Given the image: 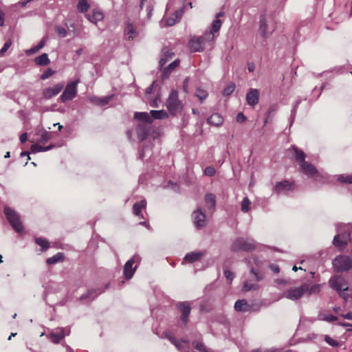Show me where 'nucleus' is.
Segmentation results:
<instances>
[{
    "label": "nucleus",
    "mask_w": 352,
    "mask_h": 352,
    "mask_svg": "<svg viewBox=\"0 0 352 352\" xmlns=\"http://www.w3.org/2000/svg\"><path fill=\"white\" fill-rule=\"evenodd\" d=\"M54 146H55L54 144H50V146H43L39 145L38 144H34L31 146V151L33 153L45 152L52 149Z\"/></svg>",
    "instance_id": "31"
},
{
    "label": "nucleus",
    "mask_w": 352,
    "mask_h": 352,
    "mask_svg": "<svg viewBox=\"0 0 352 352\" xmlns=\"http://www.w3.org/2000/svg\"><path fill=\"white\" fill-rule=\"evenodd\" d=\"M204 174L209 177L213 176L215 174V170L212 166H208L204 170Z\"/></svg>",
    "instance_id": "56"
},
{
    "label": "nucleus",
    "mask_w": 352,
    "mask_h": 352,
    "mask_svg": "<svg viewBox=\"0 0 352 352\" xmlns=\"http://www.w3.org/2000/svg\"><path fill=\"white\" fill-rule=\"evenodd\" d=\"M166 106L169 113L175 116L179 113L183 108L182 102L178 99V93L175 90H172L166 100Z\"/></svg>",
    "instance_id": "5"
},
{
    "label": "nucleus",
    "mask_w": 352,
    "mask_h": 352,
    "mask_svg": "<svg viewBox=\"0 0 352 352\" xmlns=\"http://www.w3.org/2000/svg\"><path fill=\"white\" fill-rule=\"evenodd\" d=\"M12 45V41L10 40H8L7 41L3 47L0 50V56H1L4 52H6L8 48L10 47V45Z\"/></svg>",
    "instance_id": "57"
},
{
    "label": "nucleus",
    "mask_w": 352,
    "mask_h": 352,
    "mask_svg": "<svg viewBox=\"0 0 352 352\" xmlns=\"http://www.w3.org/2000/svg\"><path fill=\"white\" fill-rule=\"evenodd\" d=\"M104 291L98 292L97 290L89 289L86 293L83 294L80 298V300L89 299L90 300H94L98 294L102 293Z\"/></svg>",
    "instance_id": "30"
},
{
    "label": "nucleus",
    "mask_w": 352,
    "mask_h": 352,
    "mask_svg": "<svg viewBox=\"0 0 352 352\" xmlns=\"http://www.w3.org/2000/svg\"><path fill=\"white\" fill-rule=\"evenodd\" d=\"M85 16L91 23L97 24L98 21H100L104 19V14L102 11L98 9H94L91 14H87Z\"/></svg>",
    "instance_id": "21"
},
{
    "label": "nucleus",
    "mask_w": 352,
    "mask_h": 352,
    "mask_svg": "<svg viewBox=\"0 0 352 352\" xmlns=\"http://www.w3.org/2000/svg\"><path fill=\"white\" fill-rule=\"evenodd\" d=\"M146 206V200L143 199L140 202L135 203L133 206V212L135 216L144 218L141 211L144 209Z\"/></svg>",
    "instance_id": "27"
},
{
    "label": "nucleus",
    "mask_w": 352,
    "mask_h": 352,
    "mask_svg": "<svg viewBox=\"0 0 352 352\" xmlns=\"http://www.w3.org/2000/svg\"><path fill=\"white\" fill-rule=\"evenodd\" d=\"M35 242L37 245L41 247L42 251L47 250L50 247V243L45 239L41 237L36 238Z\"/></svg>",
    "instance_id": "41"
},
{
    "label": "nucleus",
    "mask_w": 352,
    "mask_h": 352,
    "mask_svg": "<svg viewBox=\"0 0 352 352\" xmlns=\"http://www.w3.org/2000/svg\"><path fill=\"white\" fill-rule=\"evenodd\" d=\"M293 150L295 153V155H294L295 160L297 162H299L300 164L301 163H302L303 162H305V155L302 151L299 150L297 147H296L294 146H293Z\"/></svg>",
    "instance_id": "37"
},
{
    "label": "nucleus",
    "mask_w": 352,
    "mask_h": 352,
    "mask_svg": "<svg viewBox=\"0 0 352 352\" xmlns=\"http://www.w3.org/2000/svg\"><path fill=\"white\" fill-rule=\"evenodd\" d=\"M351 226L347 225H339L338 226V234L333 238V245L338 248H343L347 244L349 239Z\"/></svg>",
    "instance_id": "4"
},
{
    "label": "nucleus",
    "mask_w": 352,
    "mask_h": 352,
    "mask_svg": "<svg viewBox=\"0 0 352 352\" xmlns=\"http://www.w3.org/2000/svg\"><path fill=\"white\" fill-rule=\"evenodd\" d=\"M250 275L252 278V279L256 282H258L263 278V275L260 274L257 270H256L254 267L251 268L250 271Z\"/></svg>",
    "instance_id": "42"
},
{
    "label": "nucleus",
    "mask_w": 352,
    "mask_h": 352,
    "mask_svg": "<svg viewBox=\"0 0 352 352\" xmlns=\"http://www.w3.org/2000/svg\"><path fill=\"white\" fill-rule=\"evenodd\" d=\"M34 62L38 65L45 66L47 65L50 61L48 58L47 54L43 53L41 56L36 57L34 59Z\"/></svg>",
    "instance_id": "33"
},
{
    "label": "nucleus",
    "mask_w": 352,
    "mask_h": 352,
    "mask_svg": "<svg viewBox=\"0 0 352 352\" xmlns=\"http://www.w3.org/2000/svg\"><path fill=\"white\" fill-rule=\"evenodd\" d=\"M196 96L199 98L201 102H203L208 96V93L206 90L198 89L196 91Z\"/></svg>",
    "instance_id": "48"
},
{
    "label": "nucleus",
    "mask_w": 352,
    "mask_h": 352,
    "mask_svg": "<svg viewBox=\"0 0 352 352\" xmlns=\"http://www.w3.org/2000/svg\"><path fill=\"white\" fill-rule=\"evenodd\" d=\"M250 200L247 197H244L241 202V211L243 212H248L250 210Z\"/></svg>",
    "instance_id": "43"
},
{
    "label": "nucleus",
    "mask_w": 352,
    "mask_h": 352,
    "mask_svg": "<svg viewBox=\"0 0 352 352\" xmlns=\"http://www.w3.org/2000/svg\"><path fill=\"white\" fill-rule=\"evenodd\" d=\"M333 266L337 272H342L352 268V260L347 256H338L333 261Z\"/></svg>",
    "instance_id": "8"
},
{
    "label": "nucleus",
    "mask_w": 352,
    "mask_h": 352,
    "mask_svg": "<svg viewBox=\"0 0 352 352\" xmlns=\"http://www.w3.org/2000/svg\"><path fill=\"white\" fill-rule=\"evenodd\" d=\"M252 263L254 265H256L258 267H261L263 265V262L261 261L258 258H257L255 256H253L252 257Z\"/></svg>",
    "instance_id": "58"
},
{
    "label": "nucleus",
    "mask_w": 352,
    "mask_h": 352,
    "mask_svg": "<svg viewBox=\"0 0 352 352\" xmlns=\"http://www.w3.org/2000/svg\"><path fill=\"white\" fill-rule=\"evenodd\" d=\"M294 189V185L292 182H289L287 180L276 182L274 188L273 192L276 195H286L289 192L292 191Z\"/></svg>",
    "instance_id": "11"
},
{
    "label": "nucleus",
    "mask_w": 352,
    "mask_h": 352,
    "mask_svg": "<svg viewBox=\"0 0 352 352\" xmlns=\"http://www.w3.org/2000/svg\"><path fill=\"white\" fill-rule=\"evenodd\" d=\"M207 122L211 125L219 127L223 124V118L219 113H213L207 119Z\"/></svg>",
    "instance_id": "25"
},
{
    "label": "nucleus",
    "mask_w": 352,
    "mask_h": 352,
    "mask_svg": "<svg viewBox=\"0 0 352 352\" xmlns=\"http://www.w3.org/2000/svg\"><path fill=\"white\" fill-rule=\"evenodd\" d=\"M235 89V85L233 82L229 83L223 91V96H230Z\"/></svg>",
    "instance_id": "45"
},
{
    "label": "nucleus",
    "mask_w": 352,
    "mask_h": 352,
    "mask_svg": "<svg viewBox=\"0 0 352 352\" xmlns=\"http://www.w3.org/2000/svg\"><path fill=\"white\" fill-rule=\"evenodd\" d=\"M151 118L153 119H165L168 117V113L164 110H151L150 111Z\"/></svg>",
    "instance_id": "34"
},
{
    "label": "nucleus",
    "mask_w": 352,
    "mask_h": 352,
    "mask_svg": "<svg viewBox=\"0 0 352 352\" xmlns=\"http://www.w3.org/2000/svg\"><path fill=\"white\" fill-rule=\"evenodd\" d=\"M19 139L22 143L25 142L28 140V134L26 133L21 134Z\"/></svg>",
    "instance_id": "62"
},
{
    "label": "nucleus",
    "mask_w": 352,
    "mask_h": 352,
    "mask_svg": "<svg viewBox=\"0 0 352 352\" xmlns=\"http://www.w3.org/2000/svg\"><path fill=\"white\" fill-rule=\"evenodd\" d=\"M324 340L326 341L327 343H328L331 346H338V342L335 340H333V338H331L329 336H325Z\"/></svg>",
    "instance_id": "55"
},
{
    "label": "nucleus",
    "mask_w": 352,
    "mask_h": 352,
    "mask_svg": "<svg viewBox=\"0 0 352 352\" xmlns=\"http://www.w3.org/2000/svg\"><path fill=\"white\" fill-rule=\"evenodd\" d=\"M221 26V21L219 19H216L213 22L212 25V30L211 31L212 32V34L214 35V33L217 32L220 28Z\"/></svg>",
    "instance_id": "46"
},
{
    "label": "nucleus",
    "mask_w": 352,
    "mask_h": 352,
    "mask_svg": "<svg viewBox=\"0 0 352 352\" xmlns=\"http://www.w3.org/2000/svg\"><path fill=\"white\" fill-rule=\"evenodd\" d=\"M150 151H151L150 146H146L144 147L140 155V158H141L142 160H144L147 156H151Z\"/></svg>",
    "instance_id": "53"
},
{
    "label": "nucleus",
    "mask_w": 352,
    "mask_h": 352,
    "mask_svg": "<svg viewBox=\"0 0 352 352\" xmlns=\"http://www.w3.org/2000/svg\"><path fill=\"white\" fill-rule=\"evenodd\" d=\"M45 44V40L42 39L38 45L31 47L30 49L26 50V54L30 55L37 52L39 50L43 48Z\"/></svg>",
    "instance_id": "40"
},
{
    "label": "nucleus",
    "mask_w": 352,
    "mask_h": 352,
    "mask_svg": "<svg viewBox=\"0 0 352 352\" xmlns=\"http://www.w3.org/2000/svg\"><path fill=\"white\" fill-rule=\"evenodd\" d=\"M329 285L332 289L336 290L338 293L341 291H347L348 286L344 280L337 276H334L329 280Z\"/></svg>",
    "instance_id": "18"
},
{
    "label": "nucleus",
    "mask_w": 352,
    "mask_h": 352,
    "mask_svg": "<svg viewBox=\"0 0 352 352\" xmlns=\"http://www.w3.org/2000/svg\"><path fill=\"white\" fill-rule=\"evenodd\" d=\"M193 346L199 352H209L202 342L199 341L193 342Z\"/></svg>",
    "instance_id": "47"
},
{
    "label": "nucleus",
    "mask_w": 352,
    "mask_h": 352,
    "mask_svg": "<svg viewBox=\"0 0 352 352\" xmlns=\"http://www.w3.org/2000/svg\"><path fill=\"white\" fill-rule=\"evenodd\" d=\"M206 206L209 210H214L216 206V197L212 193H207L205 195Z\"/></svg>",
    "instance_id": "28"
},
{
    "label": "nucleus",
    "mask_w": 352,
    "mask_h": 352,
    "mask_svg": "<svg viewBox=\"0 0 352 352\" xmlns=\"http://www.w3.org/2000/svg\"><path fill=\"white\" fill-rule=\"evenodd\" d=\"M70 333V329L66 328H58L56 331H52L47 335V337L54 344H58L60 341Z\"/></svg>",
    "instance_id": "13"
},
{
    "label": "nucleus",
    "mask_w": 352,
    "mask_h": 352,
    "mask_svg": "<svg viewBox=\"0 0 352 352\" xmlns=\"http://www.w3.org/2000/svg\"><path fill=\"white\" fill-rule=\"evenodd\" d=\"M259 99V91L256 89H251L246 94L247 103L250 106L256 105Z\"/></svg>",
    "instance_id": "19"
},
{
    "label": "nucleus",
    "mask_w": 352,
    "mask_h": 352,
    "mask_svg": "<svg viewBox=\"0 0 352 352\" xmlns=\"http://www.w3.org/2000/svg\"><path fill=\"white\" fill-rule=\"evenodd\" d=\"M234 309L237 311L246 312L251 310V306L245 299L238 300L234 303Z\"/></svg>",
    "instance_id": "24"
},
{
    "label": "nucleus",
    "mask_w": 352,
    "mask_h": 352,
    "mask_svg": "<svg viewBox=\"0 0 352 352\" xmlns=\"http://www.w3.org/2000/svg\"><path fill=\"white\" fill-rule=\"evenodd\" d=\"M214 38L212 32L206 31L202 36L192 38L188 43V47L192 52H201L204 49L205 41H212Z\"/></svg>",
    "instance_id": "2"
},
{
    "label": "nucleus",
    "mask_w": 352,
    "mask_h": 352,
    "mask_svg": "<svg viewBox=\"0 0 352 352\" xmlns=\"http://www.w3.org/2000/svg\"><path fill=\"white\" fill-rule=\"evenodd\" d=\"M63 87L64 84L60 82L52 87L45 88L43 91V96L45 99H50L58 95L61 91Z\"/></svg>",
    "instance_id": "16"
},
{
    "label": "nucleus",
    "mask_w": 352,
    "mask_h": 352,
    "mask_svg": "<svg viewBox=\"0 0 352 352\" xmlns=\"http://www.w3.org/2000/svg\"><path fill=\"white\" fill-rule=\"evenodd\" d=\"M134 118L142 122L137 127V135L140 141L144 140L150 131L152 118L146 112H136Z\"/></svg>",
    "instance_id": "1"
},
{
    "label": "nucleus",
    "mask_w": 352,
    "mask_h": 352,
    "mask_svg": "<svg viewBox=\"0 0 352 352\" xmlns=\"http://www.w3.org/2000/svg\"><path fill=\"white\" fill-rule=\"evenodd\" d=\"M318 319L328 322H333L334 321H336L338 320V318L331 314H327L320 312L318 315Z\"/></svg>",
    "instance_id": "38"
},
{
    "label": "nucleus",
    "mask_w": 352,
    "mask_h": 352,
    "mask_svg": "<svg viewBox=\"0 0 352 352\" xmlns=\"http://www.w3.org/2000/svg\"><path fill=\"white\" fill-rule=\"evenodd\" d=\"M338 180L342 183L351 184L352 183V175H341L338 176Z\"/></svg>",
    "instance_id": "49"
},
{
    "label": "nucleus",
    "mask_w": 352,
    "mask_h": 352,
    "mask_svg": "<svg viewBox=\"0 0 352 352\" xmlns=\"http://www.w3.org/2000/svg\"><path fill=\"white\" fill-rule=\"evenodd\" d=\"M64 254L63 252H58L55 255L52 257H50L47 259V263L48 265H54L58 262H62L64 261Z\"/></svg>",
    "instance_id": "32"
},
{
    "label": "nucleus",
    "mask_w": 352,
    "mask_h": 352,
    "mask_svg": "<svg viewBox=\"0 0 352 352\" xmlns=\"http://www.w3.org/2000/svg\"><path fill=\"white\" fill-rule=\"evenodd\" d=\"M179 64V60L175 59L174 61H173L171 63H170L167 67H164L162 71V80H165L168 78L171 72L177 67H178Z\"/></svg>",
    "instance_id": "22"
},
{
    "label": "nucleus",
    "mask_w": 352,
    "mask_h": 352,
    "mask_svg": "<svg viewBox=\"0 0 352 352\" xmlns=\"http://www.w3.org/2000/svg\"><path fill=\"white\" fill-rule=\"evenodd\" d=\"M52 138V135L50 131H43L41 134V138L38 140V142L40 144H45Z\"/></svg>",
    "instance_id": "39"
},
{
    "label": "nucleus",
    "mask_w": 352,
    "mask_h": 352,
    "mask_svg": "<svg viewBox=\"0 0 352 352\" xmlns=\"http://www.w3.org/2000/svg\"><path fill=\"white\" fill-rule=\"evenodd\" d=\"M194 224L197 228H201L206 225V214L199 208L194 211L192 214Z\"/></svg>",
    "instance_id": "17"
},
{
    "label": "nucleus",
    "mask_w": 352,
    "mask_h": 352,
    "mask_svg": "<svg viewBox=\"0 0 352 352\" xmlns=\"http://www.w3.org/2000/svg\"><path fill=\"white\" fill-rule=\"evenodd\" d=\"M139 262L140 258L138 256H134L126 261L124 266V276L125 278L129 280L133 277L137 269V265L133 267V265L134 263Z\"/></svg>",
    "instance_id": "12"
},
{
    "label": "nucleus",
    "mask_w": 352,
    "mask_h": 352,
    "mask_svg": "<svg viewBox=\"0 0 352 352\" xmlns=\"http://www.w3.org/2000/svg\"><path fill=\"white\" fill-rule=\"evenodd\" d=\"M111 96H106L100 98H93L91 101L100 105H105L109 103Z\"/></svg>",
    "instance_id": "44"
},
{
    "label": "nucleus",
    "mask_w": 352,
    "mask_h": 352,
    "mask_svg": "<svg viewBox=\"0 0 352 352\" xmlns=\"http://www.w3.org/2000/svg\"><path fill=\"white\" fill-rule=\"evenodd\" d=\"M300 102V100L296 101V104H294V107H293V109L292 110L291 117H290V124H292V123L294 121L296 113L297 107H298V105L299 104Z\"/></svg>",
    "instance_id": "54"
},
{
    "label": "nucleus",
    "mask_w": 352,
    "mask_h": 352,
    "mask_svg": "<svg viewBox=\"0 0 352 352\" xmlns=\"http://www.w3.org/2000/svg\"><path fill=\"white\" fill-rule=\"evenodd\" d=\"M320 285L318 284H316V285H312L309 288L308 287V289L307 292H308L309 295L317 294L320 292Z\"/></svg>",
    "instance_id": "50"
},
{
    "label": "nucleus",
    "mask_w": 352,
    "mask_h": 352,
    "mask_svg": "<svg viewBox=\"0 0 352 352\" xmlns=\"http://www.w3.org/2000/svg\"><path fill=\"white\" fill-rule=\"evenodd\" d=\"M300 166L301 171L309 177L316 179L320 175L318 170L308 162H303Z\"/></svg>",
    "instance_id": "14"
},
{
    "label": "nucleus",
    "mask_w": 352,
    "mask_h": 352,
    "mask_svg": "<svg viewBox=\"0 0 352 352\" xmlns=\"http://www.w3.org/2000/svg\"><path fill=\"white\" fill-rule=\"evenodd\" d=\"M254 69H255V65L253 63H249L248 64V69L250 72H254Z\"/></svg>",
    "instance_id": "64"
},
{
    "label": "nucleus",
    "mask_w": 352,
    "mask_h": 352,
    "mask_svg": "<svg viewBox=\"0 0 352 352\" xmlns=\"http://www.w3.org/2000/svg\"><path fill=\"white\" fill-rule=\"evenodd\" d=\"M256 248L255 242L251 239H244L239 237L234 241L231 245V250L233 252L239 251H252Z\"/></svg>",
    "instance_id": "6"
},
{
    "label": "nucleus",
    "mask_w": 352,
    "mask_h": 352,
    "mask_svg": "<svg viewBox=\"0 0 352 352\" xmlns=\"http://www.w3.org/2000/svg\"><path fill=\"white\" fill-rule=\"evenodd\" d=\"M4 213L13 229L20 233L23 230L19 214L9 207H5Z\"/></svg>",
    "instance_id": "7"
},
{
    "label": "nucleus",
    "mask_w": 352,
    "mask_h": 352,
    "mask_svg": "<svg viewBox=\"0 0 352 352\" xmlns=\"http://www.w3.org/2000/svg\"><path fill=\"white\" fill-rule=\"evenodd\" d=\"M124 34L128 40H133L138 35V32L130 22H127Z\"/></svg>",
    "instance_id": "29"
},
{
    "label": "nucleus",
    "mask_w": 352,
    "mask_h": 352,
    "mask_svg": "<svg viewBox=\"0 0 352 352\" xmlns=\"http://www.w3.org/2000/svg\"><path fill=\"white\" fill-rule=\"evenodd\" d=\"M341 316L344 319L352 320V311L349 312L346 314H342Z\"/></svg>",
    "instance_id": "63"
},
{
    "label": "nucleus",
    "mask_w": 352,
    "mask_h": 352,
    "mask_svg": "<svg viewBox=\"0 0 352 352\" xmlns=\"http://www.w3.org/2000/svg\"><path fill=\"white\" fill-rule=\"evenodd\" d=\"M90 8L88 0H78L77 3V9L80 12L85 13Z\"/></svg>",
    "instance_id": "35"
},
{
    "label": "nucleus",
    "mask_w": 352,
    "mask_h": 352,
    "mask_svg": "<svg viewBox=\"0 0 352 352\" xmlns=\"http://www.w3.org/2000/svg\"><path fill=\"white\" fill-rule=\"evenodd\" d=\"M204 255L205 252H192L185 255L184 260L189 263H193L201 259Z\"/></svg>",
    "instance_id": "26"
},
{
    "label": "nucleus",
    "mask_w": 352,
    "mask_h": 352,
    "mask_svg": "<svg viewBox=\"0 0 352 352\" xmlns=\"http://www.w3.org/2000/svg\"><path fill=\"white\" fill-rule=\"evenodd\" d=\"M259 288V286L256 283H254L252 280H246L245 281L243 286V291L249 292V291H256Z\"/></svg>",
    "instance_id": "36"
},
{
    "label": "nucleus",
    "mask_w": 352,
    "mask_h": 352,
    "mask_svg": "<svg viewBox=\"0 0 352 352\" xmlns=\"http://www.w3.org/2000/svg\"><path fill=\"white\" fill-rule=\"evenodd\" d=\"M182 14H183L182 9L176 10L173 13V14L171 17L166 19V25L167 26H172V25H175L176 23L179 21V20L181 19V18L182 16Z\"/></svg>",
    "instance_id": "23"
},
{
    "label": "nucleus",
    "mask_w": 352,
    "mask_h": 352,
    "mask_svg": "<svg viewBox=\"0 0 352 352\" xmlns=\"http://www.w3.org/2000/svg\"><path fill=\"white\" fill-rule=\"evenodd\" d=\"M308 285L305 283L298 287H292L288 289L285 296L289 300H296L300 298L303 294L307 291Z\"/></svg>",
    "instance_id": "10"
},
{
    "label": "nucleus",
    "mask_w": 352,
    "mask_h": 352,
    "mask_svg": "<svg viewBox=\"0 0 352 352\" xmlns=\"http://www.w3.org/2000/svg\"><path fill=\"white\" fill-rule=\"evenodd\" d=\"M224 275H225L226 278L230 282L233 280V278L235 276L234 274L228 270H224Z\"/></svg>",
    "instance_id": "59"
},
{
    "label": "nucleus",
    "mask_w": 352,
    "mask_h": 352,
    "mask_svg": "<svg viewBox=\"0 0 352 352\" xmlns=\"http://www.w3.org/2000/svg\"><path fill=\"white\" fill-rule=\"evenodd\" d=\"M54 73H55V72L52 69L48 68L41 76V79L44 80L48 78L50 76H51L53 74H54Z\"/></svg>",
    "instance_id": "52"
},
{
    "label": "nucleus",
    "mask_w": 352,
    "mask_h": 352,
    "mask_svg": "<svg viewBox=\"0 0 352 352\" xmlns=\"http://www.w3.org/2000/svg\"><path fill=\"white\" fill-rule=\"evenodd\" d=\"M55 31L57 33V34L61 37V38H64L67 35V31L66 30L63 28V27H60V26H56L55 27Z\"/></svg>",
    "instance_id": "51"
},
{
    "label": "nucleus",
    "mask_w": 352,
    "mask_h": 352,
    "mask_svg": "<svg viewBox=\"0 0 352 352\" xmlns=\"http://www.w3.org/2000/svg\"><path fill=\"white\" fill-rule=\"evenodd\" d=\"M275 25L272 18L265 14L260 16L258 32L261 37L267 38L274 32Z\"/></svg>",
    "instance_id": "3"
},
{
    "label": "nucleus",
    "mask_w": 352,
    "mask_h": 352,
    "mask_svg": "<svg viewBox=\"0 0 352 352\" xmlns=\"http://www.w3.org/2000/svg\"><path fill=\"white\" fill-rule=\"evenodd\" d=\"M177 307L180 310L182 314L180 317L181 322L184 325H186L188 321V316L191 310L190 302L187 301L179 302L177 305Z\"/></svg>",
    "instance_id": "15"
},
{
    "label": "nucleus",
    "mask_w": 352,
    "mask_h": 352,
    "mask_svg": "<svg viewBox=\"0 0 352 352\" xmlns=\"http://www.w3.org/2000/svg\"><path fill=\"white\" fill-rule=\"evenodd\" d=\"M346 291H341L340 292H339V294L340 296L345 300H348L349 298H351V296L350 294H349L348 293H346L345 292Z\"/></svg>",
    "instance_id": "60"
},
{
    "label": "nucleus",
    "mask_w": 352,
    "mask_h": 352,
    "mask_svg": "<svg viewBox=\"0 0 352 352\" xmlns=\"http://www.w3.org/2000/svg\"><path fill=\"white\" fill-rule=\"evenodd\" d=\"M174 53L168 48H164L162 51V55L159 61L160 69L164 67V65L170 59L173 58Z\"/></svg>",
    "instance_id": "20"
},
{
    "label": "nucleus",
    "mask_w": 352,
    "mask_h": 352,
    "mask_svg": "<svg viewBox=\"0 0 352 352\" xmlns=\"http://www.w3.org/2000/svg\"><path fill=\"white\" fill-rule=\"evenodd\" d=\"M246 120V117L244 116L243 113H238L237 116H236V120L237 122H244L245 120Z\"/></svg>",
    "instance_id": "61"
},
{
    "label": "nucleus",
    "mask_w": 352,
    "mask_h": 352,
    "mask_svg": "<svg viewBox=\"0 0 352 352\" xmlns=\"http://www.w3.org/2000/svg\"><path fill=\"white\" fill-rule=\"evenodd\" d=\"M80 80H76L73 82L68 83L62 95L60 97V100L62 102H65L67 101L72 100L77 94V85L79 83Z\"/></svg>",
    "instance_id": "9"
}]
</instances>
